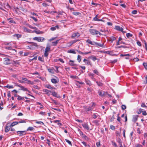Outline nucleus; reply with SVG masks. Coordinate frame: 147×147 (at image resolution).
Instances as JSON below:
<instances>
[{
    "mask_svg": "<svg viewBox=\"0 0 147 147\" xmlns=\"http://www.w3.org/2000/svg\"><path fill=\"white\" fill-rule=\"evenodd\" d=\"M89 32L92 35H97L99 34V35H101V34L100 32L97 31L96 30L94 29H90L89 30Z\"/></svg>",
    "mask_w": 147,
    "mask_h": 147,
    "instance_id": "obj_1",
    "label": "nucleus"
},
{
    "mask_svg": "<svg viewBox=\"0 0 147 147\" xmlns=\"http://www.w3.org/2000/svg\"><path fill=\"white\" fill-rule=\"evenodd\" d=\"M33 39L34 40H36L39 42H42L45 40L44 38L41 37H35Z\"/></svg>",
    "mask_w": 147,
    "mask_h": 147,
    "instance_id": "obj_2",
    "label": "nucleus"
},
{
    "mask_svg": "<svg viewBox=\"0 0 147 147\" xmlns=\"http://www.w3.org/2000/svg\"><path fill=\"white\" fill-rule=\"evenodd\" d=\"M9 124L10 123H8L7 124L5 129V131L6 132H8L10 129L11 127V126Z\"/></svg>",
    "mask_w": 147,
    "mask_h": 147,
    "instance_id": "obj_3",
    "label": "nucleus"
},
{
    "mask_svg": "<svg viewBox=\"0 0 147 147\" xmlns=\"http://www.w3.org/2000/svg\"><path fill=\"white\" fill-rule=\"evenodd\" d=\"M18 135L19 136H21L23 135H25L26 134V131H17Z\"/></svg>",
    "mask_w": 147,
    "mask_h": 147,
    "instance_id": "obj_4",
    "label": "nucleus"
},
{
    "mask_svg": "<svg viewBox=\"0 0 147 147\" xmlns=\"http://www.w3.org/2000/svg\"><path fill=\"white\" fill-rule=\"evenodd\" d=\"M115 29L117 30L121 31L122 32H123V28L122 27H121L120 26H116L115 27Z\"/></svg>",
    "mask_w": 147,
    "mask_h": 147,
    "instance_id": "obj_5",
    "label": "nucleus"
},
{
    "mask_svg": "<svg viewBox=\"0 0 147 147\" xmlns=\"http://www.w3.org/2000/svg\"><path fill=\"white\" fill-rule=\"evenodd\" d=\"M4 63L5 64L8 65L10 64V59L8 58H5L4 59Z\"/></svg>",
    "mask_w": 147,
    "mask_h": 147,
    "instance_id": "obj_6",
    "label": "nucleus"
},
{
    "mask_svg": "<svg viewBox=\"0 0 147 147\" xmlns=\"http://www.w3.org/2000/svg\"><path fill=\"white\" fill-rule=\"evenodd\" d=\"M80 36V34L78 32H77L73 33L71 36V37L73 38H74L75 37L78 38Z\"/></svg>",
    "mask_w": 147,
    "mask_h": 147,
    "instance_id": "obj_7",
    "label": "nucleus"
},
{
    "mask_svg": "<svg viewBox=\"0 0 147 147\" xmlns=\"http://www.w3.org/2000/svg\"><path fill=\"white\" fill-rule=\"evenodd\" d=\"M138 115H135L133 116L132 121L133 122H135L138 120Z\"/></svg>",
    "mask_w": 147,
    "mask_h": 147,
    "instance_id": "obj_8",
    "label": "nucleus"
},
{
    "mask_svg": "<svg viewBox=\"0 0 147 147\" xmlns=\"http://www.w3.org/2000/svg\"><path fill=\"white\" fill-rule=\"evenodd\" d=\"M31 45L30 46L31 47H30V49H33L32 47L33 46H34L35 47H38L37 44L36 43L34 42H31Z\"/></svg>",
    "mask_w": 147,
    "mask_h": 147,
    "instance_id": "obj_9",
    "label": "nucleus"
},
{
    "mask_svg": "<svg viewBox=\"0 0 147 147\" xmlns=\"http://www.w3.org/2000/svg\"><path fill=\"white\" fill-rule=\"evenodd\" d=\"M83 61L86 64L88 65H92V63L90 61L86 59H84L83 60Z\"/></svg>",
    "mask_w": 147,
    "mask_h": 147,
    "instance_id": "obj_10",
    "label": "nucleus"
},
{
    "mask_svg": "<svg viewBox=\"0 0 147 147\" xmlns=\"http://www.w3.org/2000/svg\"><path fill=\"white\" fill-rule=\"evenodd\" d=\"M82 126L85 128L87 130H88L89 129V126L87 124L84 123L82 124Z\"/></svg>",
    "mask_w": 147,
    "mask_h": 147,
    "instance_id": "obj_11",
    "label": "nucleus"
},
{
    "mask_svg": "<svg viewBox=\"0 0 147 147\" xmlns=\"http://www.w3.org/2000/svg\"><path fill=\"white\" fill-rule=\"evenodd\" d=\"M116 39V38L114 36H111L108 39V40L111 42H112L113 41Z\"/></svg>",
    "mask_w": 147,
    "mask_h": 147,
    "instance_id": "obj_12",
    "label": "nucleus"
},
{
    "mask_svg": "<svg viewBox=\"0 0 147 147\" xmlns=\"http://www.w3.org/2000/svg\"><path fill=\"white\" fill-rule=\"evenodd\" d=\"M98 93L99 96H103L104 91L102 90H99L98 91Z\"/></svg>",
    "mask_w": 147,
    "mask_h": 147,
    "instance_id": "obj_13",
    "label": "nucleus"
},
{
    "mask_svg": "<svg viewBox=\"0 0 147 147\" xmlns=\"http://www.w3.org/2000/svg\"><path fill=\"white\" fill-rule=\"evenodd\" d=\"M21 90L24 91H27L29 93H30V91L26 88H25L24 86H21L20 87Z\"/></svg>",
    "mask_w": 147,
    "mask_h": 147,
    "instance_id": "obj_14",
    "label": "nucleus"
},
{
    "mask_svg": "<svg viewBox=\"0 0 147 147\" xmlns=\"http://www.w3.org/2000/svg\"><path fill=\"white\" fill-rule=\"evenodd\" d=\"M59 81L58 79L56 80L55 78H52L51 79V82L53 84H56L58 83Z\"/></svg>",
    "mask_w": 147,
    "mask_h": 147,
    "instance_id": "obj_15",
    "label": "nucleus"
},
{
    "mask_svg": "<svg viewBox=\"0 0 147 147\" xmlns=\"http://www.w3.org/2000/svg\"><path fill=\"white\" fill-rule=\"evenodd\" d=\"M56 28L57 29L59 28V27L58 26H53L51 27L50 28V30L52 31H54L56 30Z\"/></svg>",
    "mask_w": 147,
    "mask_h": 147,
    "instance_id": "obj_16",
    "label": "nucleus"
},
{
    "mask_svg": "<svg viewBox=\"0 0 147 147\" xmlns=\"http://www.w3.org/2000/svg\"><path fill=\"white\" fill-rule=\"evenodd\" d=\"M24 32H30L31 31H32V30H30L28 29L27 28L24 27Z\"/></svg>",
    "mask_w": 147,
    "mask_h": 147,
    "instance_id": "obj_17",
    "label": "nucleus"
},
{
    "mask_svg": "<svg viewBox=\"0 0 147 147\" xmlns=\"http://www.w3.org/2000/svg\"><path fill=\"white\" fill-rule=\"evenodd\" d=\"M18 124V122L14 121L12 123H11V124H10V125H11V127H12Z\"/></svg>",
    "mask_w": 147,
    "mask_h": 147,
    "instance_id": "obj_18",
    "label": "nucleus"
},
{
    "mask_svg": "<svg viewBox=\"0 0 147 147\" xmlns=\"http://www.w3.org/2000/svg\"><path fill=\"white\" fill-rule=\"evenodd\" d=\"M43 91L46 93V94H49L50 92H51V91L48 90L47 89H43Z\"/></svg>",
    "mask_w": 147,
    "mask_h": 147,
    "instance_id": "obj_19",
    "label": "nucleus"
},
{
    "mask_svg": "<svg viewBox=\"0 0 147 147\" xmlns=\"http://www.w3.org/2000/svg\"><path fill=\"white\" fill-rule=\"evenodd\" d=\"M85 82L86 84L89 86H91L92 84L91 83V82L85 79Z\"/></svg>",
    "mask_w": 147,
    "mask_h": 147,
    "instance_id": "obj_20",
    "label": "nucleus"
},
{
    "mask_svg": "<svg viewBox=\"0 0 147 147\" xmlns=\"http://www.w3.org/2000/svg\"><path fill=\"white\" fill-rule=\"evenodd\" d=\"M90 58L94 61L97 59L96 57L95 56H92L90 57Z\"/></svg>",
    "mask_w": 147,
    "mask_h": 147,
    "instance_id": "obj_21",
    "label": "nucleus"
},
{
    "mask_svg": "<svg viewBox=\"0 0 147 147\" xmlns=\"http://www.w3.org/2000/svg\"><path fill=\"white\" fill-rule=\"evenodd\" d=\"M82 137L83 138H84L85 140H89V138L87 136L85 135L84 134Z\"/></svg>",
    "mask_w": 147,
    "mask_h": 147,
    "instance_id": "obj_22",
    "label": "nucleus"
},
{
    "mask_svg": "<svg viewBox=\"0 0 147 147\" xmlns=\"http://www.w3.org/2000/svg\"><path fill=\"white\" fill-rule=\"evenodd\" d=\"M34 129V128L33 127H29L27 129V131H32Z\"/></svg>",
    "mask_w": 147,
    "mask_h": 147,
    "instance_id": "obj_23",
    "label": "nucleus"
},
{
    "mask_svg": "<svg viewBox=\"0 0 147 147\" xmlns=\"http://www.w3.org/2000/svg\"><path fill=\"white\" fill-rule=\"evenodd\" d=\"M50 46H48L46 47V49H45V52H48L50 50Z\"/></svg>",
    "mask_w": 147,
    "mask_h": 147,
    "instance_id": "obj_24",
    "label": "nucleus"
},
{
    "mask_svg": "<svg viewBox=\"0 0 147 147\" xmlns=\"http://www.w3.org/2000/svg\"><path fill=\"white\" fill-rule=\"evenodd\" d=\"M13 36L15 37H17V38H19L21 37V35L20 34H15L13 35Z\"/></svg>",
    "mask_w": 147,
    "mask_h": 147,
    "instance_id": "obj_25",
    "label": "nucleus"
},
{
    "mask_svg": "<svg viewBox=\"0 0 147 147\" xmlns=\"http://www.w3.org/2000/svg\"><path fill=\"white\" fill-rule=\"evenodd\" d=\"M79 41L78 40H74L72 41H71L69 43L70 44V46L74 44V43H75L76 42H77V41Z\"/></svg>",
    "mask_w": 147,
    "mask_h": 147,
    "instance_id": "obj_26",
    "label": "nucleus"
},
{
    "mask_svg": "<svg viewBox=\"0 0 147 147\" xmlns=\"http://www.w3.org/2000/svg\"><path fill=\"white\" fill-rule=\"evenodd\" d=\"M59 40H56L55 42H52V43L53 46H56L58 43Z\"/></svg>",
    "mask_w": 147,
    "mask_h": 147,
    "instance_id": "obj_27",
    "label": "nucleus"
},
{
    "mask_svg": "<svg viewBox=\"0 0 147 147\" xmlns=\"http://www.w3.org/2000/svg\"><path fill=\"white\" fill-rule=\"evenodd\" d=\"M17 96H18L17 99H18V100H24V97H22L20 96L19 95Z\"/></svg>",
    "mask_w": 147,
    "mask_h": 147,
    "instance_id": "obj_28",
    "label": "nucleus"
},
{
    "mask_svg": "<svg viewBox=\"0 0 147 147\" xmlns=\"http://www.w3.org/2000/svg\"><path fill=\"white\" fill-rule=\"evenodd\" d=\"M72 13L75 16H78L81 14V13L78 12H73Z\"/></svg>",
    "mask_w": 147,
    "mask_h": 147,
    "instance_id": "obj_29",
    "label": "nucleus"
},
{
    "mask_svg": "<svg viewBox=\"0 0 147 147\" xmlns=\"http://www.w3.org/2000/svg\"><path fill=\"white\" fill-rule=\"evenodd\" d=\"M27 84H30L31 85H33L34 84V82H32L30 80H28L26 82Z\"/></svg>",
    "mask_w": 147,
    "mask_h": 147,
    "instance_id": "obj_30",
    "label": "nucleus"
},
{
    "mask_svg": "<svg viewBox=\"0 0 147 147\" xmlns=\"http://www.w3.org/2000/svg\"><path fill=\"white\" fill-rule=\"evenodd\" d=\"M68 52L70 53H72L73 54H76V53L73 50H70L68 51Z\"/></svg>",
    "mask_w": 147,
    "mask_h": 147,
    "instance_id": "obj_31",
    "label": "nucleus"
},
{
    "mask_svg": "<svg viewBox=\"0 0 147 147\" xmlns=\"http://www.w3.org/2000/svg\"><path fill=\"white\" fill-rule=\"evenodd\" d=\"M96 46L102 47H104L103 44H100V43H97Z\"/></svg>",
    "mask_w": 147,
    "mask_h": 147,
    "instance_id": "obj_32",
    "label": "nucleus"
},
{
    "mask_svg": "<svg viewBox=\"0 0 147 147\" xmlns=\"http://www.w3.org/2000/svg\"><path fill=\"white\" fill-rule=\"evenodd\" d=\"M82 143L83 144L85 147L87 146V147H90V146L89 145H87L85 142H82Z\"/></svg>",
    "mask_w": 147,
    "mask_h": 147,
    "instance_id": "obj_33",
    "label": "nucleus"
},
{
    "mask_svg": "<svg viewBox=\"0 0 147 147\" xmlns=\"http://www.w3.org/2000/svg\"><path fill=\"white\" fill-rule=\"evenodd\" d=\"M126 36L128 38H129L130 37H131L132 36V35L130 33H127L126 34Z\"/></svg>",
    "mask_w": 147,
    "mask_h": 147,
    "instance_id": "obj_34",
    "label": "nucleus"
},
{
    "mask_svg": "<svg viewBox=\"0 0 147 147\" xmlns=\"http://www.w3.org/2000/svg\"><path fill=\"white\" fill-rule=\"evenodd\" d=\"M77 60L79 62H80L81 61V56L80 55H78V56Z\"/></svg>",
    "mask_w": 147,
    "mask_h": 147,
    "instance_id": "obj_35",
    "label": "nucleus"
},
{
    "mask_svg": "<svg viewBox=\"0 0 147 147\" xmlns=\"http://www.w3.org/2000/svg\"><path fill=\"white\" fill-rule=\"evenodd\" d=\"M117 142L119 143V145L122 144V141L120 138H119L118 139Z\"/></svg>",
    "mask_w": 147,
    "mask_h": 147,
    "instance_id": "obj_36",
    "label": "nucleus"
},
{
    "mask_svg": "<svg viewBox=\"0 0 147 147\" xmlns=\"http://www.w3.org/2000/svg\"><path fill=\"white\" fill-rule=\"evenodd\" d=\"M86 42L88 43H89L90 45H92V41H91L89 39H88L87 40H86Z\"/></svg>",
    "mask_w": 147,
    "mask_h": 147,
    "instance_id": "obj_37",
    "label": "nucleus"
},
{
    "mask_svg": "<svg viewBox=\"0 0 147 147\" xmlns=\"http://www.w3.org/2000/svg\"><path fill=\"white\" fill-rule=\"evenodd\" d=\"M93 72L94 74H96L97 75H99V73L96 70H94Z\"/></svg>",
    "mask_w": 147,
    "mask_h": 147,
    "instance_id": "obj_38",
    "label": "nucleus"
},
{
    "mask_svg": "<svg viewBox=\"0 0 147 147\" xmlns=\"http://www.w3.org/2000/svg\"><path fill=\"white\" fill-rule=\"evenodd\" d=\"M65 140L66 142H67V143H68L69 145H70L71 146H72V144L71 142L69 140L65 139Z\"/></svg>",
    "mask_w": 147,
    "mask_h": 147,
    "instance_id": "obj_39",
    "label": "nucleus"
},
{
    "mask_svg": "<svg viewBox=\"0 0 147 147\" xmlns=\"http://www.w3.org/2000/svg\"><path fill=\"white\" fill-rule=\"evenodd\" d=\"M110 128H111V129H112L113 130H115V127L112 125H110Z\"/></svg>",
    "mask_w": 147,
    "mask_h": 147,
    "instance_id": "obj_40",
    "label": "nucleus"
},
{
    "mask_svg": "<svg viewBox=\"0 0 147 147\" xmlns=\"http://www.w3.org/2000/svg\"><path fill=\"white\" fill-rule=\"evenodd\" d=\"M5 87H7L8 88H13V87L12 86H9L7 85L6 86H5Z\"/></svg>",
    "mask_w": 147,
    "mask_h": 147,
    "instance_id": "obj_41",
    "label": "nucleus"
},
{
    "mask_svg": "<svg viewBox=\"0 0 147 147\" xmlns=\"http://www.w3.org/2000/svg\"><path fill=\"white\" fill-rule=\"evenodd\" d=\"M112 145L115 146V147H118L116 143L114 142H113V141L112 142Z\"/></svg>",
    "mask_w": 147,
    "mask_h": 147,
    "instance_id": "obj_42",
    "label": "nucleus"
},
{
    "mask_svg": "<svg viewBox=\"0 0 147 147\" xmlns=\"http://www.w3.org/2000/svg\"><path fill=\"white\" fill-rule=\"evenodd\" d=\"M34 32L37 34H42L43 33V32L42 31H35Z\"/></svg>",
    "mask_w": 147,
    "mask_h": 147,
    "instance_id": "obj_43",
    "label": "nucleus"
},
{
    "mask_svg": "<svg viewBox=\"0 0 147 147\" xmlns=\"http://www.w3.org/2000/svg\"><path fill=\"white\" fill-rule=\"evenodd\" d=\"M96 82L99 86H101L102 85V84L101 82Z\"/></svg>",
    "mask_w": 147,
    "mask_h": 147,
    "instance_id": "obj_44",
    "label": "nucleus"
},
{
    "mask_svg": "<svg viewBox=\"0 0 147 147\" xmlns=\"http://www.w3.org/2000/svg\"><path fill=\"white\" fill-rule=\"evenodd\" d=\"M96 145L97 147H99L100 146V142H98L96 143Z\"/></svg>",
    "mask_w": 147,
    "mask_h": 147,
    "instance_id": "obj_45",
    "label": "nucleus"
},
{
    "mask_svg": "<svg viewBox=\"0 0 147 147\" xmlns=\"http://www.w3.org/2000/svg\"><path fill=\"white\" fill-rule=\"evenodd\" d=\"M26 121L24 120H21L20 121L18 122V123H26Z\"/></svg>",
    "mask_w": 147,
    "mask_h": 147,
    "instance_id": "obj_46",
    "label": "nucleus"
},
{
    "mask_svg": "<svg viewBox=\"0 0 147 147\" xmlns=\"http://www.w3.org/2000/svg\"><path fill=\"white\" fill-rule=\"evenodd\" d=\"M121 108L122 109L124 110L126 109V106L125 105H122L121 106Z\"/></svg>",
    "mask_w": 147,
    "mask_h": 147,
    "instance_id": "obj_47",
    "label": "nucleus"
},
{
    "mask_svg": "<svg viewBox=\"0 0 147 147\" xmlns=\"http://www.w3.org/2000/svg\"><path fill=\"white\" fill-rule=\"evenodd\" d=\"M143 65L144 67L145 68L147 69V63H143Z\"/></svg>",
    "mask_w": 147,
    "mask_h": 147,
    "instance_id": "obj_48",
    "label": "nucleus"
},
{
    "mask_svg": "<svg viewBox=\"0 0 147 147\" xmlns=\"http://www.w3.org/2000/svg\"><path fill=\"white\" fill-rule=\"evenodd\" d=\"M114 119H115V117H114V115H113L112 116V117H111V118L110 119V121L111 122L113 121Z\"/></svg>",
    "mask_w": 147,
    "mask_h": 147,
    "instance_id": "obj_49",
    "label": "nucleus"
},
{
    "mask_svg": "<svg viewBox=\"0 0 147 147\" xmlns=\"http://www.w3.org/2000/svg\"><path fill=\"white\" fill-rule=\"evenodd\" d=\"M121 47L124 48H127L126 46H121L116 47H115V48H116V49H118V48H121Z\"/></svg>",
    "mask_w": 147,
    "mask_h": 147,
    "instance_id": "obj_50",
    "label": "nucleus"
},
{
    "mask_svg": "<svg viewBox=\"0 0 147 147\" xmlns=\"http://www.w3.org/2000/svg\"><path fill=\"white\" fill-rule=\"evenodd\" d=\"M52 95L54 96H57V94L55 92H52Z\"/></svg>",
    "mask_w": 147,
    "mask_h": 147,
    "instance_id": "obj_51",
    "label": "nucleus"
},
{
    "mask_svg": "<svg viewBox=\"0 0 147 147\" xmlns=\"http://www.w3.org/2000/svg\"><path fill=\"white\" fill-rule=\"evenodd\" d=\"M142 115H147V113L145 111H142Z\"/></svg>",
    "mask_w": 147,
    "mask_h": 147,
    "instance_id": "obj_52",
    "label": "nucleus"
},
{
    "mask_svg": "<svg viewBox=\"0 0 147 147\" xmlns=\"http://www.w3.org/2000/svg\"><path fill=\"white\" fill-rule=\"evenodd\" d=\"M5 48L6 49L8 50H11L12 49V47L10 46V47H5Z\"/></svg>",
    "mask_w": 147,
    "mask_h": 147,
    "instance_id": "obj_53",
    "label": "nucleus"
},
{
    "mask_svg": "<svg viewBox=\"0 0 147 147\" xmlns=\"http://www.w3.org/2000/svg\"><path fill=\"white\" fill-rule=\"evenodd\" d=\"M36 123H37V124H42V125H44V123L42 122V121H36Z\"/></svg>",
    "mask_w": 147,
    "mask_h": 147,
    "instance_id": "obj_54",
    "label": "nucleus"
},
{
    "mask_svg": "<svg viewBox=\"0 0 147 147\" xmlns=\"http://www.w3.org/2000/svg\"><path fill=\"white\" fill-rule=\"evenodd\" d=\"M76 82L78 83V84H84V82H80L78 81H76Z\"/></svg>",
    "mask_w": 147,
    "mask_h": 147,
    "instance_id": "obj_55",
    "label": "nucleus"
},
{
    "mask_svg": "<svg viewBox=\"0 0 147 147\" xmlns=\"http://www.w3.org/2000/svg\"><path fill=\"white\" fill-rule=\"evenodd\" d=\"M137 11L136 10H133L132 11V13L133 14H137Z\"/></svg>",
    "mask_w": 147,
    "mask_h": 147,
    "instance_id": "obj_56",
    "label": "nucleus"
},
{
    "mask_svg": "<svg viewBox=\"0 0 147 147\" xmlns=\"http://www.w3.org/2000/svg\"><path fill=\"white\" fill-rule=\"evenodd\" d=\"M4 45H5L11 46V44L10 43H8V42H5Z\"/></svg>",
    "mask_w": 147,
    "mask_h": 147,
    "instance_id": "obj_57",
    "label": "nucleus"
},
{
    "mask_svg": "<svg viewBox=\"0 0 147 147\" xmlns=\"http://www.w3.org/2000/svg\"><path fill=\"white\" fill-rule=\"evenodd\" d=\"M46 87L49 89H51L52 88L51 86L50 85H47L46 86Z\"/></svg>",
    "mask_w": 147,
    "mask_h": 147,
    "instance_id": "obj_58",
    "label": "nucleus"
},
{
    "mask_svg": "<svg viewBox=\"0 0 147 147\" xmlns=\"http://www.w3.org/2000/svg\"><path fill=\"white\" fill-rule=\"evenodd\" d=\"M42 5L45 7H47V6H48L49 5H48V4L46 3H43L42 4Z\"/></svg>",
    "mask_w": 147,
    "mask_h": 147,
    "instance_id": "obj_59",
    "label": "nucleus"
},
{
    "mask_svg": "<svg viewBox=\"0 0 147 147\" xmlns=\"http://www.w3.org/2000/svg\"><path fill=\"white\" fill-rule=\"evenodd\" d=\"M48 71L50 72L53 73V70L52 69H48Z\"/></svg>",
    "mask_w": 147,
    "mask_h": 147,
    "instance_id": "obj_60",
    "label": "nucleus"
},
{
    "mask_svg": "<svg viewBox=\"0 0 147 147\" xmlns=\"http://www.w3.org/2000/svg\"><path fill=\"white\" fill-rule=\"evenodd\" d=\"M48 55V52H45L44 54V55L45 57H47Z\"/></svg>",
    "mask_w": 147,
    "mask_h": 147,
    "instance_id": "obj_61",
    "label": "nucleus"
},
{
    "mask_svg": "<svg viewBox=\"0 0 147 147\" xmlns=\"http://www.w3.org/2000/svg\"><path fill=\"white\" fill-rule=\"evenodd\" d=\"M117 61V59H114V60L111 61V63H116Z\"/></svg>",
    "mask_w": 147,
    "mask_h": 147,
    "instance_id": "obj_62",
    "label": "nucleus"
},
{
    "mask_svg": "<svg viewBox=\"0 0 147 147\" xmlns=\"http://www.w3.org/2000/svg\"><path fill=\"white\" fill-rule=\"evenodd\" d=\"M92 117L94 119H96L97 117V116L95 113H94L92 115Z\"/></svg>",
    "mask_w": 147,
    "mask_h": 147,
    "instance_id": "obj_63",
    "label": "nucleus"
},
{
    "mask_svg": "<svg viewBox=\"0 0 147 147\" xmlns=\"http://www.w3.org/2000/svg\"><path fill=\"white\" fill-rule=\"evenodd\" d=\"M136 147H142V145L140 144H136Z\"/></svg>",
    "mask_w": 147,
    "mask_h": 147,
    "instance_id": "obj_64",
    "label": "nucleus"
}]
</instances>
